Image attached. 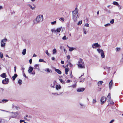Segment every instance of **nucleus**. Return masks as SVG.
<instances>
[{
    "label": "nucleus",
    "instance_id": "1",
    "mask_svg": "<svg viewBox=\"0 0 123 123\" xmlns=\"http://www.w3.org/2000/svg\"><path fill=\"white\" fill-rule=\"evenodd\" d=\"M78 15V9L77 7L75 8V10L72 12L73 19L74 21H76L77 20Z\"/></svg>",
    "mask_w": 123,
    "mask_h": 123
},
{
    "label": "nucleus",
    "instance_id": "2",
    "mask_svg": "<svg viewBox=\"0 0 123 123\" xmlns=\"http://www.w3.org/2000/svg\"><path fill=\"white\" fill-rule=\"evenodd\" d=\"M77 65L78 68H85L84 62H83L81 58L80 59Z\"/></svg>",
    "mask_w": 123,
    "mask_h": 123
},
{
    "label": "nucleus",
    "instance_id": "3",
    "mask_svg": "<svg viewBox=\"0 0 123 123\" xmlns=\"http://www.w3.org/2000/svg\"><path fill=\"white\" fill-rule=\"evenodd\" d=\"M43 17L42 15L38 16L36 18V20L34 21L35 24H37L39 22L43 20Z\"/></svg>",
    "mask_w": 123,
    "mask_h": 123
},
{
    "label": "nucleus",
    "instance_id": "4",
    "mask_svg": "<svg viewBox=\"0 0 123 123\" xmlns=\"http://www.w3.org/2000/svg\"><path fill=\"white\" fill-rule=\"evenodd\" d=\"M7 41L6 39H4L2 40L1 42V47H4L5 44L6 42Z\"/></svg>",
    "mask_w": 123,
    "mask_h": 123
},
{
    "label": "nucleus",
    "instance_id": "5",
    "mask_svg": "<svg viewBox=\"0 0 123 123\" xmlns=\"http://www.w3.org/2000/svg\"><path fill=\"white\" fill-rule=\"evenodd\" d=\"M97 50L99 53H101V56L102 58H104L105 57V55H104V53L102 50L100 49H97Z\"/></svg>",
    "mask_w": 123,
    "mask_h": 123
},
{
    "label": "nucleus",
    "instance_id": "6",
    "mask_svg": "<svg viewBox=\"0 0 123 123\" xmlns=\"http://www.w3.org/2000/svg\"><path fill=\"white\" fill-rule=\"evenodd\" d=\"M106 98L102 96L101 97V104L103 105L104 103L105 102Z\"/></svg>",
    "mask_w": 123,
    "mask_h": 123
},
{
    "label": "nucleus",
    "instance_id": "7",
    "mask_svg": "<svg viewBox=\"0 0 123 123\" xmlns=\"http://www.w3.org/2000/svg\"><path fill=\"white\" fill-rule=\"evenodd\" d=\"M9 82V79L6 78L4 80H3L2 81V83L4 84H6Z\"/></svg>",
    "mask_w": 123,
    "mask_h": 123
},
{
    "label": "nucleus",
    "instance_id": "8",
    "mask_svg": "<svg viewBox=\"0 0 123 123\" xmlns=\"http://www.w3.org/2000/svg\"><path fill=\"white\" fill-rule=\"evenodd\" d=\"M93 45H94L95 47H100V45H99L98 43H94L93 44L92 46V48H95L94 47V46H93Z\"/></svg>",
    "mask_w": 123,
    "mask_h": 123
},
{
    "label": "nucleus",
    "instance_id": "9",
    "mask_svg": "<svg viewBox=\"0 0 123 123\" xmlns=\"http://www.w3.org/2000/svg\"><path fill=\"white\" fill-rule=\"evenodd\" d=\"M85 89V88H80L77 89V91L78 92H82L84 91Z\"/></svg>",
    "mask_w": 123,
    "mask_h": 123
},
{
    "label": "nucleus",
    "instance_id": "10",
    "mask_svg": "<svg viewBox=\"0 0 123 123\" xmlns=\"http://www.w3.org/2000/svg\"><path fill=\"white\" fill-rule=\"evenodd\" d=\"M33 68L31 66L29 67V69L28 70V72L29 73H31L33 71Z\"/></svg>",
    "mask_w": 123,
    "mask_h": 123
},
{
    "label": "nucleus",
    "instance_id": "11",
    "mask_svg": "<svg viewBox=\"0 0 123 123\" xmlns=\"http://www.w3.org/2000/svg\"><path fill=\"white\" fill-rule=\"evenodd\" d=\"M55 71L58 73L59 74H61L62 73V72L61 71L58 69H55Z\"/></svg>",
    "mask_w": 123,
    "mask_h": 123
},
{
    "label": "nucleus",
    "instance_id": "12",
    "mask_svg": "<svg viewBox=\"0 0 123 123\" xmlns=\"http://www.w3.org/2000/svg\"><path fill=\"white\" fill-rule=\"evenodd\" d=\"M107 98L108 101L110 100L111 99L110 93H109Z\"/></svg>",
    "mask_w": 123,
    "mask_h": 123
},
{
    "label": "nucleus",
    "instance_id": "13",
    "mask_svg": "<svg viewBox=\"0 0 123 123\" xmlns=\"http://www.w3.org/2000/svg\"><path fill=\"white\" fill-rule=\"evenodd\" d=\"M0 76L1 77L3 78H5L6 77V74L5 73H4L2 74H1Z\"/></svg>",
    "mask_w": 123,
    "mask_h": 123
},
{
    "label": "nucleus",
    "instance_id": "14",
    "mask_svg": "<svg viewBox=\"0 0 123 123\" xmlns=\"http://www.w3.org/2000/svg\"><path fill=\"white\" fill-rule=\"evenodd\" d=\"M113 83L112 80H111L109 83V87L111 89L112 87V85Z\"/></svg>",
    "mask_w": 123,
    "mask_h": 123
},
{
    "label": "nucleus",
    "instance_id": "15",
    "mask_svg": "<svg viewBox=\"0 0 123 123\" xmlns=\"http://www.w3.org/2000/svg\"><path fill=\"white\" fill-rule=\"evenodd\" d=\"M55 88L57 90H58L59 89H60L61 88V86L60 85H56Z\"/></svg>",
    "mask_w": 123,
    "mask_h": 123
},
{
    "label": "nucleus",
    "instance_id": "16",
    "mask_svg": "<svg viewBox=\"0 0 123 123\" xmlns=\"http://www.w3.org/2000/svg\"><path fill=\"white\" fill-rule=\"evenodd\" d=\"M17 76V74H14V76L12 77V78L13 80V81H14L16 79V78Z\"/></svg>",
    "mask_w": 123,
    "mask_h": 123
},
{
    "label": "nucleus",
    "instance_id": "17",
    "mask_svg": "<svg viewBox=\"0 0 123 123\" xmlns=\"http://www.w3.org/2000/svg\"><path fill=\"white\" fill-rule=\"evenodd\" d=\"M108 102L111 105H114V102L112 100L108 101Z\"/></svg>",
    "mask_w": 123,
    "mask_h": 123
},
{
    "label": "nucleus",
    "instance_id": "18",
    "mask_svg": "<svg viewBox=\"0 0 123 123\" xmlns=\"http://www.w3.org/2000/svg\"><path fill=\"white\" fill-rule=\"evenodd\" d=\"M68 71L69 69L68 68H65V73L67 75L68 74Z\"/></svg>",
    "mask_w": 123,
    "mask_h": 123
},
{
    "label": "nucleus",
    "instance_id": "19",
    "mask_svg": "<svg viewBox=\"0 0 123 123\" xmlns=\"http://www.w3.org/2000/svg\"><path fill=\"white\" fill-rule=\"evenodd\" d=\"M26 50L25 49H23L22 52V54L23 55H25L26 54Z\"/></svg>",
    "mask_w": 123,
    "mask_h": 123
},
{
    "label": "nucleus",
    "instance_id": "20",
    "mask_svg": "<svg viewBox=\"0 0 123 123\" xmlns=\"http://www.w3.org/2000/svg\"><path fill=\"white\" fill-rule=\"evenodd\" d=\"M103 81H100L98 82V86L101 85L102 84Z\"/></svg>",
    "mask_w": 123,
    "mask_h": 123
},
{
    "label": "nucleus",
    "instance_id": "21",
    "mask_svg": "<svg viewBox=\"0 0 123 123\" xmlns=\"http://www.w3.org/2000/svg\"><path fill=\"white\" fill-rule=\"evenodd\" d=\"M61 30V28H57L56 29V31L57 32H60V31Z\"/></svg>",
    "mask_w": 123,
    "mask_h": 123
},
{
    "label": "nucleus",
    "instance_id": "22",
    "mask_svg": "<svg viewBox=\"0 0 123 123\" xmlns=\"http://www.w3.org/2000/svg\"><path fill=\"white\" fill-rule=\"evenodd\" d=\"M116 51L117 52L119 51L120 50L121 48H117L116 49Z\"/></svg>",
    "mask_w": 123,
    "mask_h": 123
},
{
    "label": "nucleus",
    "instance_id": "23",
    "mask_svg": "<svg viewBox=\"0 0 123 123\" xmlns=\"http://www.w3.org/2000/svg\"><path fill=\"white\" fill-rule=\"evenodd\" d=\"M18 83L20 85H21L22 83V81L21 80H19L18 81Z\"/></svg>",
    "mask_w": 123,
    "mask_h": 123
},
{
    "label": "nucleus",
    "instance_id": "24",
    "mask_svg": "<svg viewBox=\"0 0 123 123\" xmlns=\"http://www.w3.org/2000/svg\"><path fill=\"white\" fill-rule=\"evenodd\" d=\"M34 67L35 69H38L39 68V65L38 64H36L34 66Z\"/></svg>",
    "mask_w": 123,
    "mask_h": 123
},
{
    "label": "nucleus",
    "instance_id": "25",
    "mask_svg": "<svg viewBox=\"0 0 123 123\" xmlns=\"http://www.w3.org/2000/svg\"><path fill=\"white\" fill-rule=\"evenodd\" d=\"M53 54L56 53V50L55 49H54L53 50Z\"/></svg>",
    "mask_w": 123,
    "mask_h": 123
},
{
    "label": "nucleus",
    "instance_id": "26",
    "mask_svg": "<svg viewBox=\"0 0 123 123\" xmlns=\"http://www.w3.org/2000/svg\"><path fill=\"white\" fill-rule=\"evenodd\" d=\"M76 85L75 84H74L72 86H70L69 87H72L73 88H75L76 87Z\"/></svg>",
    "mask_w": 123,
    "mask_h": 123
},
{
    "label": "nucleus",
    "instance_id": "27",
    "mask_svg": "<svg viewBox=\"0 0 123 123\" xmlns=\"http://www.w3.org/2000/svg\"><path fill=\"white\" fill-rule=\"evenodd\" d=\"M74 48H73V47L70 48L69 49V51H72L73 50H74Z\"/></svg>",
    "mask_w": 123,
    "mask_h": 123
},
{
    "label": "nucleus",
    "instance_id": "28",
    "mask_svg": "<svg viewBox=\"0 0 123 123\" xmlns=\"http://www.w3.org/2000/svg\"><path fill=\"white\" fill-rule=\"evenodd\" d=\"M46 70H47L46 71H47V72H48L50 73V72H51V73L52 72V71H51V70H50V69H49L48 68H47L46 69Z\"/></svg>",
    "mask_w": 123,
    "mask_h": 123
},
{
    "label": "nucleus",
    "instance_id": "29",
    "mask_svg": "<svg viewBox=\"0 0 123 123\" xmlns=\"http://www.w3.org/2000/svg\"><path fill=\"white\" fill-rule=\"evenodd\" d=\"M113 4L116 6H118V3L117 2L114 1L113 3Z\"/></svg>",
    "mask_w": 123,
    "mask_h": 123
},
{
    "label": "nucleus",
    "instance_id": "30",
    "mask_svg": "<svg viewBox=\"0 0 123 123\" xmlns=\"http://www.w3.org/2000/svg\"><path fill=\"white\" fill-rule=\"evenodd\" d=\"M0 57L2 59L3 58V53H1L0 52Z\"/></svg>",
    "mask_w": 123,
    "mask_h": 123
},
{
    "label": "nucleus",
    "instance_id": "31",
    "mask_svg": "<svg viewBox=\"0 0 123 123\" xmlns=\"http://www.w3.org/2000/svg\"><path fill=\"white\" fill-rule=\"evenodd\" d=\"M14 114L15 115V116L13 117H15L17 116V114L18 115V113H17V112H14Z\"/></svg>",
    "mask_w": 123,
    "mask_h": 123
},
{
    "label": "nucleus",
    "instance_id": "32",
    "mask_svg": "<svg viewBox=\"0 0 123 123\" xmlns=\"http://www.w3.org/2000/svg\"><path fill=\"white\" fill-rule=\"evenodd\" d=\"M39 61L40 62H45L44 61L43 59H40L39 60Z\"/></svg>",
    "mask_w": 123,
    "mask_h": 123
},
{
    "label": "nucleus",
    "instance_id": "33",
    "mask_svg": "<svg viewBox=\"0 0 123 123\" xmlns=\"http://www.w3.org/2000/svg\"><path fill=\"white\" fill-rule=\"evenodd\" d=\"M59 80L63 84L64 83V81L62 79H60Z\"/></svg>",
    "mask_w": 123,
    "mask_h": 123
},
{
    "label": "nucleus",
    "instance_id": "34",
    "mask_svg": "<svg viewBox=\"0 0 123 123\" xmlns=\"http://www.w3.org/2000/svg\"><path fill=\"white\" fill-rule=\"evenodd\" d=\"M82 23V21H79L77 24L78 25L81 24Z\"/></svg>",
    "mask_w": 123,
    "mask_h": 123
},
{
    "label": "nucleus",
    "instance_id": "35",
    "mask_svg": "<svg viewBox=\"0 0 123 123\" xmlns=\"http://www.w3.org/2000/svg\"><path fill=\"white\" fill-rule=\"evenodd\" d=\"M114 20L112 19L110 21V23L111 24H113L114 23Z\"/></svg>",
    "mask_w": 123,
    "mask_h": 123
},
{
    "label": "nucleus",
    "instance_id": "36",
    "mask_svg": "<svg viewBox=\"0 0 123 123\" xmlns=\"http://www.w3.org/2000/svg\"><path fill=\"white\" fill-rule=\"evenodd\" d=\"M8 101V100L7 99H3L2 100V102H4L5 101V102H7Z\"/></svg>",
    "mask_w": 123,
    "mask_h": 123
},
{
    "label": "nucleus",
    "instance_id": "37",
    "mask_svg": "<svg viewBox=\"0 0 123 123\" xmlns=\"http://www.w3.org/2000/svg\"><path fill=\"white\" fill-rule=\"evenodd\" d=\"M85 26L87 27H89V25L88 23H86L85 24Z\"/></svg>",
    "mask_w": 123,
    "mask_h": 123
},
{
    "label": "nucleus",
    "instance_id": "38",
    "mask_svg": "<svg viewBox=\"0 0 123 123\" xmlns=\"http://www.w3.org/2000/svg\"><path fill=\"white\" fill-rule=\"evenodd\" d=\"M67 57L68 60H69L70 58V56L69 55H68L67 56Z\"/></svg>",
    "mask_w": 123,
    "mask_h": 123
},
{
    "label": "nucleus",
    "instance_id": "39",
    "mask_svg": "<svg viewBox=\"0 0 123 123\" xmlns=\"http://www.w3.org/2000/svg\"><path fill=\"white\" fill-rule=\"evenodd\" d=\"M96 102V99H93V100L92 102L93 103H95Z\"/></svg>",
    "mask_w": 123,
    "mask_h": 123
},
{
    "label": "nucleus",
    "instance_id": "40",
    "mask_svg": "<svg viewBox=\"0 0 123 123\" xmlns=\"http://www.w3.org/2000/svg\"><path fill=\"white\" fill-rule=\"evenodd\" d=\"M56 21H55L54 22H52L51 23V24L52 25H54V24H55L56 23Z\"/></svg>",
    "mask_w": 123,
    "mask_h": 123
},
{
    "label": "nucleus",
    "instance_id": "41",
    "mask_svg": "<svg viewBox=\"0 0 123 123\" xmlns=\"http://www.w3.org/2000/svg\"><path fill=\"white\" fill-rule=\"evenodd\" d=\"M51 31L53 32H56V31L54 29H52L51 30Z\"/></svg>",
    "mask_w": 123,
    "mask_h": 123
},
{
    "label": "nucleus",
    "instance_id": "42",
    "mask_svg": "<svg viewBox=\"0 0 123 123\" xmlns=\"http://www.w3.org/2000/svg\"><path fill=\"white\" fill-rule=\"evenodd\" d=\"M70 76L71 78H72L73 77V76L72 75V73L71 71L70 73Z\"/></svg>",
    "mask_w": 123,
    "mask_h": 123
},
{
    "label": "nucleus",
    "instance_id": "43",
    "mask_svg": "<svg viewBox=\"0 0 123 123\" xmlns=\"http://www.w3.org/2000/svg\"><path fill=\"white\" fill-rule=\"evenodd\" d=\"M69 66L71 67H72L73 66V65L71 63H69Z\"/></svg>",
    "mask_w": 123,
    "mask_h": 123
},
{
    "label": "nucleus",
    "instance_id": "44",
    "mask_svg": "<svg viewBox=\"0 0 123 123\" xmlns=\"http://www.w3.org/2000/svg\"><path fill=\"white\" fill-rule=\"evenodd\" d=\"M29 6L30 7V8L32 9H34V7H32V6L31 5H29Z\"/></svg>",
    "mask_w": 123,
    "mask_h": 123
},
{
    "label": "nucleus",
    "instance_id": "45",
    "mask_svg": "<svg viewBox=\"0 0 123 123\" xmlns=\"http://www.w3.org/2000/svg\"><path fill=\"white\" fill-rule=\"evenodd\" d=\"M110 25V24H107L105 25V26H109Z\"/></svg>",
    "mask_w": 123,
    "mask_h": 123
},
{
    "label": "nucleus",
    "instance_id": "46",
    "mask_svg": "<svg viewBox=\"0 0 123 123\" xmlns=\"http://www.w3.org/2000/svg\"><path fill=\"white\" fill-rule=\"evenodd\" d=\"M66 36H64L62 37V39L64 40H65L66 39Z\"/></svg>",
    "mask_w": 123,
    "mask_h": 123
},
{
    "label": "nucleus",
    "instance_id": "47",
    "mask_svg": "<svg viewBox=\"0 0 123 123\" xmlns=\"http://www.w3.org/2000/svg\"><path fill=\"white\" fill-rule=\"evenodd\" d=\"M45 53L47 55H49V53H48V51L47 50H46V51Z\"/></svg>",
    "mask_w": 123,
    "mask_h": 123
},
{
    "label": "nucleus",
    "instance_id": "48",
    "mask_svg": "<svg viewBox=\"0 0 123 123\" xmlns=\"http://www.w3.org/2000/svg\"><path fill=\"white\" fill-rule=\"evenodd\" d=\"M24 121L25 120H20V123L24 122Z\"/></svg>",
    "mask_w": 123,
    "mask_h": 123
},
{
    "label": "nucleus",
    "instance_id": "49",
    "mask_svg": "<svg viewBox=\"0 0 123 123\" xmlns=\"http://www.w3.org/2000/svg\"><path fill=\"white\" fill-rule=\"evenodd\" d=\"M114 119H112L110 122L109 123H112L114 122Z\"/></svg>",
    "mask_w": 123,
    "mask_h": 123
},
{
    "label": "nucleus",
    "instance_id": "50",
    "mask_svg": "<svg viewBox=\"0 0 123 123\" xmlns=\"http://www.w3.org/2000/svg\"><path fill=\"white\" fill-rule=\"evenodd\" d=\"M32 62V60L31 59H30L29 60V62L30 64H31Z\"/></svg>",
    "mask_w": 123,
    "mask_h": 123
},
{
    "label": "nucleus",
    "instance_id": "51",
    "mask_svg": "<svg viewBox=\"0 0 123 123\" xmlns=\"http://www.w3.org/2000/svg\"><path fill=\"white\" fill-rule=\"evenodd\" d=\"M60 19L62 21H64V19L63 18H61Z\"/></svg>",
    "mask_w": 123,
    "mask_h": 123
},
{
    "label": "nucleus",
    "instance_id": "52",
    "mask_svg": "<svg viewBox=\"0 0 123 123\" xmlns=\"http://www.w3.org/2000/svg\"><path fill=\"white\" fill-rule=\"evenodd\" d=\"M23 75L25 78H27V77L26 76L25 74V73H24L23 74Z\"/></svg>",
    "mask_w": 123,
    "mask_h": 123
},
{
    "label": "nucleus",
    "instance_id": "53",
    "mask_svg": "<svg viewBox=\"0 0 123 123\" xmlns=\"http://www.w3.org/2000/svg\"><path fill=\"white\" fill-rule=\"evenodd\" d=\"M51 86L52 87L54 88V85H53L52 84H51Z\"/></svg>",
    "mask_w": 123,
    "mask_h": 123
},
{
    "label": "nucleus",
    "instance_id": "54",
    "mask_svg": "<svg viewBox=\"0 0 123 123\" xmlns=\"http://www.w3.org/2000/svg\"><path fill=\"white\" fill-rule=\"evenodd\" d=\"M70 81H71L70 80H67V83H69Z\"/></svg>",
    "mask_w": 123,
    "mask_h": 123
},
{
    "label": "nucleus",
    "instance_id": "55",
    "mask_svg": "<svg viewBox=\"0 0 123 123\" xmlns=\"http://www.w3.org/2000/svg\"><path fill=\"white\" fill-rule=\"evenodd\" d=\"M16 66H15L14 68V70L15 72H16Z\"/></svg>",
    "mask_w": 123,
    "mask_h": 123
},
{
    "label": "nucleus",
    "instance_id": "56",
    "mask_svg": "<svg viewBox=\"0 0 123 123\" xmlns=\"http://www.w3.org/2000/svg\"><path fill=\"white\" fill-rule=\"evenodd\" d=\"M84 33L85 34H86V31L84 29Z\"/></svg>",
    "mask_w": 123,
    "mask_h": 123
},
{
    "label": "nucleus",
    "instance_id": "57",
    "mask_svg": "<svg viewBox=\"0 0 123 123\" xmlns=\"http://www.w3.org/2000/svg\"><path fill=\"white\" fill-rule=\"evenodd\" d=\"M61 63L62 64H64V62L62 61H61Z\"/></svg>",
    "mask_w": 123,
    "mask_h": 123
},
{
    "label": "nucleus",
    "instance_id": "58",
    "mask_svg": "<svg viewBox=\"0 0 123 123\" xmlns=\"http://www.w3.org/2000/svg\"><path fill=\"white\" fill-rule=\"evenodd\" d=\"M24 118L25 119V120H27V121H29V120L28 119L26 118L25 117H24Z\"/></svg>",
    "mask_w": 123,
    "mask_h": 123
},
{
    "label": "nucleus",
    "instance_id": "59",
    "mask_svg": "<svg viewBox=\"0 0 123 123\" xmlns=\"http://www.w3.org/2000/svg\"><path fill=\"white\" fill-rule=\"evenodd\" d=\"M51 59L53 60H55V58L54 57H53Z\"/></svg>",
    "mask_w": 123,
    "mask_h": 123
},
{
    "label": "nucleus",
    "instance_id": "60",
    "mask_svg": "<svg viewBox=\"0 0 123 123\" xmlns=\"http://www.w3.org/2000/svg\"><path fill=\"white\" fill-rule=\"evenodd\" d=\"M101 88H99L98 89V91H101Z\"/></svg>",
    "mask_w": 123,
    "mask_h": 123
},
{
    "label": "nucleus",
    "instance_id": "61",
    "mask_svg": "<svg viewBox=\"0 0 123 123\" xmlns=\"http://www.w3.org/2000/svg\"><path fill=\"white\" fill-rule=\"evenodd\" d=\"M2 8H3V7H2V6H0V10Z\"/></svg>",
    "mask_w": 123,
    "mask_h": 123
},
{
    "label": "nucleus",
    "instance_id": "62",
    "mask_svg": "<svg viewBox=\"0 0 123 123\" xmlns=\"http://www.w3.org/2000/svg\"><path fill=\"white\" fill-rule=\"evenodd\" d=\"M2 119H0V122L1 123H2Z\"/></svg>",
    "mask_w": 123,
    "mask_h": 123
},
{
    "label": "nucleus",
    "instance_id": "63",
    "mask_svg": "<svg viewBox=\"0 0 123 123\" xmlns=\"http://www.w3.org/2000/svg\"><path fill=\"white\" fill-rule=\"evenodd\" d=\"M37 56V55L36 54H34V55H33V56H34V57H36Z\"/></svg>",
    "mask_w": 123,
    "mask_h": 123
},
{
    "label": "nucleus",
    "instance_id": "64",
    "mask_svg": "<svg viewBox=\"0 0 123 123\" xmlns=\"http://www.w3.org/2000/svg\"><path fill=\"white\" fill-rule=\"evenodd\" d=\"M97 14L98 15L99 14V11H98L97 12Z\"/></svg>",
    "mask_w": 123,
    "mask_h": 123
}]
</instances>
